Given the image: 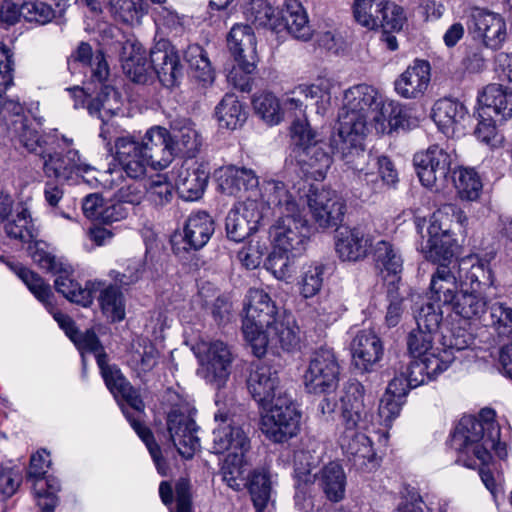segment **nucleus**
Masks as SVG:
<instances>
[{
	"label": "nucleus",
	"instance_id": "1",
	"mask_svg": "<svg viewBox=\"0 0 512 512\" xmlns=\"http://www.w3.org/2000/svg\"><path fill=\"white\" fill-rule=\"evenodd\" d=\"M300 181L293 185L294 195L280 181L269 180L263 184V197L268 208L275 210L277 219L270 227L269 235L273 248L292 254H303L312 235V227L302 215L299 201L306 204L319 227L336 225L344 214L345 205L336 191L309 185Z\"/></svg>",
	"mask_w": 512,
	"mask_h": 512
},
{
	"label": "nucleus",
	"instance_id": "2",
	"mask_svg": "<svg viewBox=\"0 0 512 512\" xmlns=\"http://www.w3.org/2000/svg\"><path fill=\"white\" fill-rule=\"evenodd\" d=\"M0 122L12 140H17L29 152L40 155L47 177L68 180L74 175L83 182L99 172L73 148V140L56 134L40 135L37 125L24 113L17 100H9L0 107Z\"/></svg>",
	"mask_w": 512,
	"mask_h": 512
},
{
	"label": "nucleus",
	"instance_id": "3",
	"mask_svg": "<svg viewBox=\"0 0 512 512\" xmlns=\"http://www.w3.org/2000/svg\"><path fill=\"white\" fill-rule=\"evenodd\" d=\"M242 331L257 357L278 347L292 351L299 346V327L292 315L280 313L270 295L259 288L248 290L244 300Z\"/></svg>",
	"mask_w": 512,
	"mask_h": 512
},
{
	"label": "nucleus",
	"instance_id": "4",
	"mask_svg": "<svg viewBox=\"0 0 512 512\" xmlns=\"http://www.w3.org/2000/svg\"><path fill=\"white\" fill-rule=\"evenodd\" d=\"M382 94L373 86L358 84L346 89L338 113V126L331 134L329 146L332 152L346 163L365 151L369 133L368 117Z\"/></svg>",
	"mask_w": 512,
	"mask_h": 512
},
{
	"label": "nucleus",
	"instance_id": "5",
	"mask_svg": "<svg viewBox=\"0 0 512 512\" xmlns=\"http://www.w3.org/2000/svg\"><path fill=\"white\" fill-rule=\"evenodd\" d=\"M500 434L492 409H482L478 418L463 416L450 439V447L456 453V463L469 469L486 466L491 461V450L499 458H506L507 448L500 441Z\"/></svg>",
	"mask_w": 512,
	"mask_h": 512
},
{
	"label": "nucleus",
	"instance_id": "6",
	"mask_svg": "<svg viewBox=\"0 0 512 512\" xmlns=\"http://www.w3.org/2000/svg\"><path fill=\"white\" fill-rule=\"evenodd\" d=\"M69 66L80 64L85 73H90L91 79L84 87L74 86L67 88L74 99V107H86L89 114H97L100 117L117 113L123 100L119 92L107 83L109 67L101 50L93 53L88 43L82 42L72 55Z\"/></svg>",
	"mask_w": 512,
	"mask_h": 512
},
{
	"label": "nucleus",
	"instance_id": "7",
	"mask_svg": "<svg viewBox=\"0 0 512 512\" xmlns=\"http://www.w3.org/2000/svg\"><path fill=\"white\" fill-rule=\"evenodd\" d=\"M492 257L469 254L460 258L458 273L460 293L451 310L464 319H480L487 311L486 290L494 286L495 276L490 267Z\"/></svg>",
	"mask_w": 512,
	"mask_h": 512
},
{
	"label": "nucleus",
	"instance_id": "8",
	"mask_svg": "<svg viewBox=\"0 0 512 512\" xmlns=\"http://www.w3.org/2000/svg\"><path fill=\"white\" fill-rule=\"evenodd\" d=\"M15 272L30 292L43 303L46 309L53 315L54 320L75 344L83 358L85 352H91L95 355L96 361L98 362V355H106L100 341L93 331L87 330L85 333H79L75 328L73 320L68 315L53 311L54 307L51 301L53 294L49 284L45 283L40 276L26 267H17Z\"/></svg>",
	"mask_w": 512,
	"mask_h": 512
},
{
	"label": "nucleus",
	"instance_id": "9",
	"mask_svg": "<svg viewBox=\"0 0 512 512\" xmlns=\"http://www.w3.org/2000/svg\"><path fill=\"white\" fill-rule=\"evenodd\" d=\"M457 222L465 227L468 223L466 214L455 205L447 204L436 210L429 218L428 239L421 245V252L431 262L448 261L454 255L457 241L451 231V223Z\"/></svg>",
	"mask_w": 512,
	"mask_h": 512
},
{
	"label": "nucleus",
	"instance_id": "10",
	"mask_svg": "<svg viewBox=\"0 0 512 512\" xmlns=\"http://www.w3.org/2000/svg\"><path fill=\"white\" fill-rule=\"evenodd\" d=\"M469 341L464 334L444 335L442 342L421 360H413L402 371L411 381L412 387H418L436 379L446 371L455 360V352L466 349Z\"/></svg>",
	"mask_w": 512,
	"mask_h": 512
},
{
	"label": "nucleus",
	"instance_id": "11",
	"mask_svg": "<svg viewBox=\"0 0 512 512\" xmlns=\"http://www.w3.org/2000/svg\"><path fill=\"white\" fill-rule=\"evenodd\" d=\"M227 44L237 62V67L229 72L228 80L244 91L249 86L248 75L254 72L258 60L254 31L248 25L235 24L227 36Z\"/></svg>",
	"mask_w": 512,
	"mask_h": 512
},
{
	"label": "nucleus",
	"instance_id": "12",
	"mask_svg": "<svg viewBox=\"0 0 512 512\" xmlns=\"http://www.w3.org/2000/svg\"><path fill=\"white\" fill-rule=\"evenodd\" d=\"M455 154L438 144L417 152L413 157L416 174L423 186L440 193L448 186V175Z\"/></svg>",
	"mask_w": 512,
	"mask_h": 512
},
{
	"label": "nucleus",
	"instance_id": "13",
	"mask_svg": "<svg viewBox=\"0 0 512 512\" xmlns=\"http://www.w3.org/2000/svg\"><path fill=\"white\" fill-rule=\"evenodd\" d=\"M261 416V431L275 443L285 442L296 436L300 428V413L289 395H280Z\"/></svg>",
	"mask_w": 512,
	"mask_h": 512
},
{
	"label": "nucleus",
	"instance_id": "14",
	"mask_svg": "<svg viewBox=\"0 0 512 512\" xmlns=\"http://www.w3.org/2000/svg\"><path fill=\"white\" fill-rule=\"evenodd\" d=\"M194 351L200 363L198 374L216 388L223 387L229 379L234 360L228 344L221 340L202 341Z\"/></svg>",
	"mask_w": 512,
	"mask_h": 512
},
{
	"label": "nucleus",
	"instance_id": "15",
	"mask_svg": "<svg viewBox=\"0 0 512 512\" xmlns=\"http://www.w3.org/2000/svg\"><path fill=\"white\" fill-rule=\"evenodd\" d=\"M339 376L340 365L334 351L320 347L309 358L303 382L311 394H330L337 389Z\"/></svg>",
	"mask_w": 512,
	"mask_h": 512
},
{
	"label": "nucleus",
	"instance_id": "16",
	"mask_svg": "<svg viewBox=\"0 0 512 512\" xmlns=\"http://www.w3.org/2000/svg\"><path fill=\"white\" fill-rule=\"evenodd\" d=\"M50 465V454L44 449L31 456L28 480L32 481L34 498L41 512H54L58 504L57 493L61 489L56 477L46 476Z\"/></svg>",
	"mask_w": 512,
	"mask_h": 512
},
{
	"label": "nucleus",
	"instance_id": "17",
	"mask_svg": "<svg viewBox=\"0 0 512 512\" xmlns=\"http://www.w3.org/2000/svg\"><path fill=\"white\" fill-rule=\"evenodd\" d=\"M261 197V200L246 197L229 211L225 222L229 239L240 242L257 231L267 206L263 193Z\"/></svg>",
	"mask_w": 512,
	"mask_h": 512
},
{
	"label": "nucleus",
	"instance_id": "18",
	"mask_svg": "<svg viewBox=\"0 0 512 512\" xmlns=\"http://www.w3.org/2000/svg\"><path fill=\"white\" fill-rule=\"evenodd\" d=\"M118 397H121L127 405L134 410L137 415L130 413L127 408L122 407V411L135 430L140 439L145 443L159 474L165 476L168 473V466L161 457L159 446L154 442L153 435L148 428L142 425L140 414L144 411V403L139 393L130 385L129 382L118 391Z\"/></svg>",
	"mask_w": 512,
	"mask_h": 512
},
{
	"label": "nucleus",
	"instance_id": "19",
	"mask_svg": "<svg viewBox=\"0 0 512 512\" xmlns=\"http://www.w3.org/2000/svg\"><path fill=\"white\" fill-rule=\"evenodd\" d=\"M87 184L91 187L101 186L108 191L115 190V200L123 205H138L145 198V185L137 179H125L118 169L99 171L92 179H87Z\"/></svg>",
	"mask_w": 512,
	"mask_h": 512
},
{
	"label": "nucleus",
	"instance_id": "20",
	"mask_svg": "<svg viewBox=\"0 0 512 512\" xmlns=\"http://www.w3.org/2000/svg\"><path fill=\"white\" fill-rule=\"evenodd\" d=\"M324 446L316 440L309 441L305 448L297 451L294 455L295 475H296V493L295 503L297 506H304L306 500L307 487L312 484L317 474L311 472L321 462L324 455Z\"/></svg>",
	"mask_w": 512,
	"mask_h": 512
},
{
	"label": "nucleus",
	"instance_id": "21",
	"mask_svg": "<svg viewBox=\"0 0 512 512\" xmlns=\"http://www.w3.org/2000/svg\"><path fill=\"white\" fill-rule=\"evenodd\" d=\"M474 38L486 48L496 50L504 43L507 31L504 18L493 11L474 8L470 15Z\"/></svg>",
	"mask_w": 512,
	"mask_h": 512
},
{
	"label": "nucleus",
	"instance_id": "22",
	"mask_svg": "<svg viewBox=\"0 0 512 512\" xmlns=\"http://www.w3.org/2000/svg\"><path fill=\"white\" fill-rule=\"evenodd\" d=\"M214 419L217 423L213 430L214 453L248 451L250 447L248 437L228 412L219 410L215 413Z\"/></svg>",
	"mask_w": 512,
	"mask_h": 512
},
{
	"label": "nucleus",
	"instance_id": "23",
	"mask_svg": "<svg viewBox=\"0 0 512 512\" xmlns=\"http://www.w3.org/2000/svg\"><path fill=\"white\" fill-rule=\"evenodd\" d=\"M215 179L221 193L241 197L244 193L252 198L257 195L259 180L252 169L227 165L215 171Z\"/></svg>",
	"mask_w": 512,
	"mask_h": 512
},
{
	"label": "nucleus",
	"instance_id": "24",
	"mask_svg": "<svg viewBox=\"0 0 512 512\" xmlns=\"http://www.w3.org/2000/svg\"><path fill=\"white\" fill-rule=\"evenodd\" d=\"M150 62L163 86L172 88L183 76L182 65L174 47L166 39L158 40L151 49Z\"/></svg>",
	"mask_w": 512,
	"mask_h": 512
},
{
	"label": "nucleus",
	"instance_id": "25",
	"mask_svg": "<svg viewBox=\"0 0 512 512\" xmlns=\"http://www.w3.org/2000/svg\"><path fill=\"white\" fill-rule=\"evenodd\" d=\"M138 146L150 161V168L153 170H163L173 160L171 134L165 127H150L138 141Z\"/></svg>",
	"mask_w": 512,
	"mask_h": 512
},
{
	"label": "nucleus",
	"instance_id": "26",
	"mask_svg": "<svg viewBox=\"0 0 512 512\" xmlns=\"http://www.w3.org/2000/svg\"><path fill=\"white\" fill-rule=\"evenodd\" d=\"M343 430L338 437V443L342 451L349 457H352L355 463L360 465L372 463L375 461L376 453L372 446L371 439L362 431L380 432V429L374 427V423L368 429L362 428L360 425L349 426L342 425Z\"/></svg>",
	"mask_w": 512,
	"mask_h": 512
},
{
	"label": "nucleus",
	"instance_id": "27",
	"mask_svg": "<svg viewBox=\"0 0 512 512\" xmlns=\"http://www.w3.org/2000/svg\"><path fill=\"white\" fill-rule=\"evenodd\" d=\"M365 389L357 380L348 381L341 396L342 425L355 426L360 425L368 429L372 422V417L364 402Z\"/></svg>",
	"mask_w": 512,
	"mask_h": 512
},
{
	"label": "nucleus",
	"instance_id": "28",
	"mask_svg": "<svg viewBox=\"0 0 512 512\" xmlns=\"http://www.w3.org/2000/svg\"><path fill=\"white\" fill-rule=\"evenodd\" d=\"M167 427L178 453L183 458H192L200 446L195 421L189 415L174 410L168 415Z\"/></svg>",
	"mask_w": 512,
	"mask_h": 512
},
{
	"label": "nucleus",
	"instance_id": "29",
	"mask_svg": "<svg viewBox=\"0 0 512 512\" xmlns=\"http://www.w3.org/2000/svg\"><path fill=\"white\" fill-rule=\"evenodd\" d=\"M372 246V236L359 227H341L336 230L335 250L342 261H361L368 256Z\"/></svg>",
	"mask_w": 512,
	"mask_h": 512
},
{
	"label": "nucleus",
	"instance_id": "30",
	"mask_svg": "<svg viewBox=\"0 0 512 512\" xmlns=\"http://www.w3.org/2000/svg\"><path fill=\"white\" fill-rule=\"evenodd\" d=\"M247 384L249 392L262 409L275 403L279 394L288 395L280 386L277 371L268 365H259L252 370Z\"/></svg>",
	"mask_w": 512,
	"mask_h": 512
},
{
	"label": "nucleus",
	"instance_id": "31",
	"mask_svg": "<svg viewBox=\"0 0 512 512\" xmlns=\"http://www.w3.org/2000/svg\"><path fill=\"white\" fill-rule=\"evenodd\" d=\"M172 175L179 196L185 201H196L202 197L209 179L208 167L204 164L188 163L174 168Z\"/></svg>",
	"mask_w": 512,
	"mask_h": 512
},
{
	"label": "nucleus",
	"instance_id": "32",
	"mask_svg": "<svg viewBox=\"0 0 512 512\" xmlns=\"http://www.w3.org/2000/svg\"><path fill=\"white\" fill-rule=\"evenodd\" d=\"M431 79V66L427 60L415 59L395 80L396 93L405 99L424 95Z\"/></svg>",
	"mask_w": 512,
	"mask_h": 512
},
{
	"label": "nucleus",
	"instance_id": "33",
	"mask_svg": "<svg viewBox=\"0 0 512 512\" xmlns=\"http://www.w3.org/2000/svg\"><path fill=\"white\" fill-rule=\"evenodd\" d=\"M412 388L411 381L403 372L389 382L378 409L381 425L385 429L390 428L393 420L399 416L405 397Z\"/></svg>",
	"mask_w": 512,
	"mask_h": 512
},
{
	"label": "nucleus",
	"instance_id": "34",
	"mask_svg": "<svg viewBox=\"0 0 512 512\" xmlns=\"http://www.w3.org/2000/svg\"><path fill=\"white\" fill-rule=\"evenodd\" d=\"M352 363L361 372H370L383 357L381 339L371 330H362L353 339Z\"/></svg>",
	"mask_w": 512,
	"mask_h": 512
},
{
	"label": "nucleus",
	"instance_id": "35",
	"mask_svg": "<svg viewBox=\"0 0 512 512\" xmlns=\"http://www.w3.org/2000/svg\"><path fill=\"white\" fill-rule=\"evenodd\" d=\"M479 118L507 119L512 116V91L499 84L486 86L477 98Z\"/></svg>",
	"mask_w": 512,
	"mask_h": 512
},
{
	"label": "nucleus",
	"instance_id": "36",
	"mask_svg": "<svg viewBox=\"0 0 512 512\" xmlns=\"http://www.w3.org/2000/svg\"><path fill=\"white\" fill-rule=\"evenodd\" d=\"M116 160L129 178L139 179L145 175L150 161L138 146V140L132 135L118 137L115 141Z\"/></svg>",
	"mask_w": 512,
	"mask_h": 512
},
{
	"label": "nucleus",
	"instance_id": "37",
	"mask_svg": "<svg viewBox=\"0 0 512 512\" xmlns=\"http://www.w3.org/2000/svg\"><path fill=\"white\" fill-rule=\"evenodd\" d=\"M445 261L437 262L439 265L431 275L428 297L437 305L447 306L451 309L460 290V279Z\"/></svg>",
	"mask_w": 512,
	"mask_h": 512
},
{
	"label": "nucleus",
	"instance_id": "38",
	"mask_svg": "<svg viewBox=\"0 0 512 512\" xmlns=\"http://www.w3.org/2000/svg\"><path fill=\"white\" fill-rule=\"evenodd\" d=\"M432 118L443 134L453 136L464 132L469 115L461 102L444 98L434 104Z\"/></svg>",
	"mask_w": 512,
	"mask_h": 512
},
{
	"label": "nucleus",
	"instance_id": "39",
	"mask_svg": "<svg viewBox=\"0 0 512 512\" xmlns=\"http://www.w3.org/2000/svg\"><path fill=\"white\" fill-rule=\"evenodd\" d=\"M72 272L71 266L64 264L55 274V289L70 302L88 307L92 304L94 293L100 288L101 284L97 281H88L82 287L72 278Z\"/></svg>",
	"mask_w": 512,
	"mask_h": 512
},
{
	"label": "nucleus",
	"instance_id": "40",
	"mask_svg": "<svg viewBox=\"0 0 512 512\" xmlns=\"http://www.w3.org/2000/svg\"><path fill=\"white\" fill-rule=\"evenodd\" d=\"M378 174L366 171L363 168L357 170V177L372 193H379L383 189H394L399 182L398 171L390 158L379 156L377 158Z\"/></svg>",
	"mask_w": 512,
	"mask_h": 512
},
{
	"label": "nucleus",
	"instance_id": "41",
	"mask_svg": "<svg viewBox=\"0 0 512 512\" xmlns=\"http://www.w3.org/2000/svg\"><path fill=\"white\" fill-rule=\"evenodd\" d=\"M295 157L301 172L317 181L325 179L333 163V158L324 150L323 143L301 150Z\"/></svg>",
	"mask_w": 512,
	"mask_h": 512
},
{
	"label": "nucleus",
	"instance_id": "42",
	"mask_svg": "<svg viewBox=\"0 0 512 512\" xmlns=\"http://www.w3.org/2000/svg\"><path fill=\"white\" fill-rule=\"evenodd\" d=\"M172 150L193 157L202 145V137L190 119H178L171 125Z\"/></svg>",
	"mask_w": 512,
	"mask_h": 512
},
{
	"label": "nucleus",
	"instance_id": "43",
	"mask_svg": "<svg viewBox=\"0 0 512 512\" xmlns=\"http://www.w3.org/2000/svg\"><path fill=\"white\" fill-rule=\"evenodd\" d=\"M280 18L283 19L282 27H285L294 38L301 41L311 39L313 31L300 1L286 0L281 9Z\"/></svg>",
	"mask_w": 512,
	"mask_h": 512
},
{
	"label": "nucleus",
	"instance_id": "44",
	"mask_svg": "<svg viewBox=\"0 0 512 512\" xmlns=\"http://www.w3.org/2000/svg\"><path fill=\"white\" fill-rule=\"evenodd\" d=\"M318 483L326 498L333 503L341 502L345 498L346 474L343 467L337 462L325 465L318 474Z\"/></svg>",
	"mask_w": 512,
	"mask_h": 512
},
{
	"label": "nucleus",
	"instance_id": "45",
	"mask_svg": "<svg viewBox=\"0 0 512 512\" xmlns=\"http://www.w3.org/2000/svg\"><path fill=\"white\" fill-rule=\"evenodd\" d=\"M247 115L244 105L234 94H225L215 107V117L222 129L236 130L241 128L247 120Z\"/></svg>",
	"mask_w": 512,
	"mask_h": 512
},
{
	"label": "nucleus",
	"instance_id": "46",
	"mask_svg": "<svg viewBox=\"0 0 512 512\" xmlns=\"http://www.w3.org/2000/svg\"><path fill=\"white\" fill-rule=\"evenodd\" d=\"M214 232L212 218L203 211L192 213L184 227V239L194 249H200L207 244Z\"/></svg>",
	"mask_w": 512,
	"mask_h": 512
},
{
	"label": "nucleus",
	"instance_id": "47",
	"mask_svg": "<svg viewBox=\"0 0 512 512\" xmlns=\"http://www.w3.org/2000/svg\"><path fill=\"white\" fill-rule=\"evenodd\" d=\"M160 353L150 341L139 340L133 345L128 357V365L140 378L146 376L158 364Z\"/></svg>",
	"mask_w": 512,
	"mask_h": 512
},
{
	"label": "nucleus",
	"instance_id": "48",
	"mask_svg": "<svg viewBox=\"0 0 512 512\" xmlns=\"http://www.w3.org/2000/svg\"><path fill=\"white\" fill-rule=\"evenodd\" d=\"M4 230L8 237L23 243H30L37 238L38 229L27 203L21 204L17 213L5 222Z\"/></svg>",
	"mask_w": 512,
	"mask_h": 512
},
{
	"label": "nucleus",
	"instance_id": "49",
	"mask_svg": "<svg viewBox=\"0 0 512 512\" xmlns=\"http://www.w3.org/2000/svg\"><path fill=\"white\" fill-rule=\"evenodd\" d=\"M122 67L134 82H143L148 71L146 53L138 42L127 41L123 46Z\"/></svg>",
	"mask_w": 512,
	"mask_h": 512
},
{
	"label": "nucleus",
	"instance_id": "50",
	"mask_svg": "<svg viewBox=\"0 0 512 512\" xmlns=\"http://www.w3.org/2000/svg\"><path fill=\"white\" fill-rule=\"evenodd\" d=\"M281 10L273 8L266 0H251L244 7L245 18L252 24L272 30L282 28Z\"/></svg>",
	"mask_w": 512,
	"mask_h": 512
},
{
	"label": "nucleus",
	"instance_id": "51",
	"mask_svg": "<svg viewBox=\"0 0 512 512\" xmlns=\"http://www.w3.org/2000/svg\"><path fill=\"white\" fill-rule=\"evenodd\" d=\"M376 268L383 278L397 277L402 271L403 259L399 251L388 241H378L373 249Z\"/></svg>",
	"mask_w": 512,
	"mask_h": 512
},
{
	"label": "nucleus",
	"instance_id": "52",
	"mask_svg": "<svg viewBox=\"0 0 512 512\" xmlns=\"http://www.w3.org/2000/svg\"><path fill=\"white\" fill-rule=\"evenodd\" d=\"M336 82L327 75H319L312 83H302L294 88V94L306 99H315L318 111H325L331 103V91Z\"/></svg>",
	"mask_w": 512,
	"mask_h": 512
},
{
	"label": "nucleus",
	"instance_id": "53",
	"mask_svg": "<svg viewBox=\"0 0 512 512\" xmlns=\"http://www.w3.org/2000/svg\"><path fill=\"white\" fill-rule=\"evenodd\" d=\"M453 181L457 195L462 201H476L479 199L483 190V183L474 169L461 167L455 170Z\"/></svg>",
	"mask_w": 512,
	"mask_h": 512
},
{
	"label": "nucleus",
	"instance_id": "54",
	"mask_svg": "<svg viewBox=\"0 0 512 512\" xmlns=\"http://www.w3.org/2000/svg\"><path fill=\"white\" fill-rule=\"evenodd\" d=\"M301 255L272 247L265 267L277 280L288 283L295 273V258Z\"/></svg>",
	"mask_w": 512,
	"mask_h": 512
},
{
	"label": "nucleus",
	"instance_id": "55",
	"mask_svg": "<svg viewBox=\"0 0 512 512\" xmlns=\"http://www.w3.org/2000/svg\"><path fill=\"white\" fill-rule=\"evenodd\" d=\"M185 59L194 72V77L206 87L214 81L212 69L207 53L199 45H190L185 51Z\"/></svg>",
	"mask_w": 512,
	"mask_h": 512
},
{
	"label": "nucleus",
	"instance_id": "56",
	"mask_svg": "<svg viewBox=\"0 0 512 512\" xmlns=\"http://www.w3.org/2000/svg\"><path fill=\"white\" fill-rule=\"evenodd\" d=\"M111 14L119 21L138 25L147 13L144 0H109Z\"/></svg>",
	"mask_w": 512,
	"mask_h": 512
},
{
	"label": "nucleus",
	"instance_id": "57",
	"mask_svg": "<svg viewBox=\"0 0 512 512\" xmlns=\"http://www.w3.org/2000/svg\"><path fill=\"white\" fill-rule=\"evenodd\" d=\"M383 0H353L352 15L357 24L368 29L379 28Z\"/></svg>",
	"mask_w": 512,
	"mask_h": 512
},
{
	"label": "nucleus",
	"instance_id": "58",
	"mask_svg": "<svg viewBox=\"0 0 512 512\" xmlns=\"http://www.w3.org/2000/svg\"><path fill=\"white\" fill-rule=\"evenodd\" d=\"M324 270V265L317 262L303 266L298 281L301 296L311 298L320 292L323 286Z\"/></svg>",
	"mask_w": 512,
	"mask_h": 512
},
{
	"label": "nucleus",
	"instance_id": "59",
	"mask_svg": "<svg viewBox=\"0 0 512 512\" xmlns=\"http://www.w3.org/2000/svg\"><path fill=\"white\" fill-rule=\"evenodd\" d=\"M253 108L265 122L278 124L283 118V109L279 99L272 93L263 92L256 95L252 101Z\"/></svg>",
	"mask_w": 512,
	"mask_h": 512
},
{
	"label": "nucleus",
	"instance_id": "60",
	"mask_svg": "<svg viewBox=\"0 0 512 512\" xmlns=\"http://www.w3.org/2000/svg\"><path fill=\"white\" fill-rule=\"evenodd\" d=\"M245 453L242 451L228 453L221 467L223 481L234 490H239L243 485Z\"/></svg>",
	"mask_w": 512,
	"mask_h": 512
},
{
	"label": "nucleus",
	"instance_id": "61",
	"mask_svg": "<svg viewBox=\"0 0 512 512\" xmlns=\"http://www.w3.org/2000/svg\"><path fill=\"white\" fill-rule=\"evenodd\" d=\"M249 492L255 509L262 512L271 500V481L265 471H254L249 480Z\"/></svg>",
	"mask_w": 512,
	"mask_h": 512
},
{
	"label": "nucleus",
	"instance_id": "62",
	"mask_svg": "<svg viewBox=\"0 0 512 512\" xmlns=\"http://www.w3.org/2000/svg\"><path fill=\"white\" fill-rule=\"evenodd\" d=\"M490 325L495 333L506 339H512V307L504 302L490 306Z\"/></svg>",
	"mask_w": 512,
	"mask_h": 512
},
{
	"label": "nucleus",
	"instance_id": "63",
	"mask_svg": "<svg viewBox=\"0 0 512 512\" xmlns=\"http://www.w3.org/2000/svg\"><path fill=\"white\" fill-rule=\"evenodd\" d=\"M99 302L103 313L112 321H121L125 317L123 294L115 287L109 286L101 291Z\"/></svg>",
	"mask_w": 512,
	"mask_h": 512
},
{
	"label": "nucleus",
	"instance_id": "64",
	"mask_svg": "<svg viewBox=\"0 0 512 512\" xmlns=\"http://www.w3.org/2000/svg\"><path fill=\"white\" fill-rule=\"evenodd\" d=\"M379 16V28H383L385 32H399L407 22L403 7L388 0H383Z\"/></svg>",
	"mask_w": 512,
	"mask_h": 512
}]
</instances>
